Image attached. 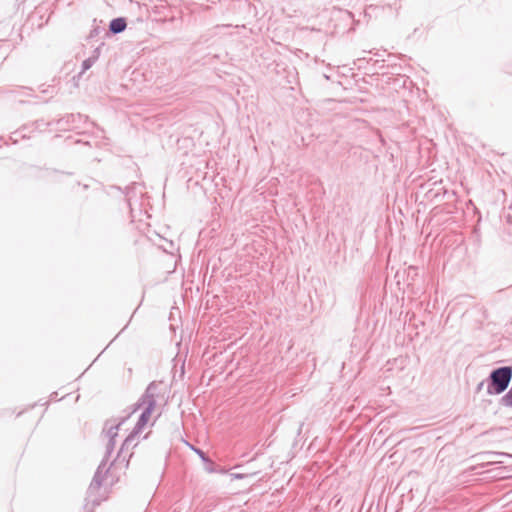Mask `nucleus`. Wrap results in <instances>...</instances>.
Listing matches in <instances>:
<instances>
[{"label":"nucleus","instance_id":"obj_1","mask_svg":"<svg viewBox=\"0 0 512 512\" xmlns=\"http://www.w3.org/2000/svg\"><path fill=\"white\" fill-rule=\"evenodd\" d=\"M512 377V368L511 367H501L494 370L491 375V384L489 386V393L491 394H501L504 392Z\"/></svg>","mask_w":512,"mask_h":512},{"label":"nucleus","instance_id":"obj_2","mask_svg":"<svg viewBox=\"0 0 512 512\" xmlns=\"http://www.w3.org/2000/svg\"><path fill=\"white\" fill-rule=\"evenodd\" d=\"M137 407H144V411L139 417V420L135 426V430L137 433L141 432L151 421L152 415L155 410V401L151 395H145L142 397L140 402L137 404Z\"/></svg>","mask_w":512,"mask_h":512},{"label":"nucleus","instance_id":"obj_3","mask_svg":"<svg viewBox=\"0 0 512 512\" xmlns=\"http://www.w3.org/2000/svg\"><path fill=\"white\" fill-rule=\"evenodd\" d=\"M126 27V22L124 19L118 18L114 19L110 23V29L114 33L122 32Z\"/></svg>","mask_w":512,"mask_h":512},{"label":"nucleus","instance_id":"obj_4","mask_svg":"<svg viewBox=\"0 0 512 512\" xmlns=\"http://www.w3.org/2000/svg\"><path fill=\"white\" fill-rule=\"evenodd\" d=\"M502 402L506 407L512 408V386L508 393L502 398Z\"/></svg>","mask_w":512,"mask_h":512},{"label":"nucleus","instance_id":"obj_5","mask_svg":"<svg viewBox=\"0 0 512 512\" xmlns=\"http://www.w3.org/2000/svg\"><path fill=\"white\" fill-rule=\"evenodd\" d=\"M232 477L234 479H240V478H242V475H240V474H232Z\"/></svg>","mask_w":512,"mask_h":512}]
</instances>
